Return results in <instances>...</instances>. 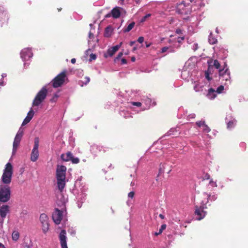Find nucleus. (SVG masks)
<instances>
[{
  "label": "nucleus",
  "instance_id": "58",
  "mask_svg": "<svg viewBox=\"0 0 248 248\" xmlns=\"http://www.w3.org/2000/svg\"><path fill=\"white\" fill-rule=\"evenodd\" d=\"M174 51V50H171L170 51V52H173Z\"/></svg>",
  "mask_w": 248,
  "mask_h": 248
},
{
  "label": "nucleus",
  "instance_id": "33",
  "mask_svg": "<svg viewBox=\"0 0 248 248\" xmlns=\"http://www.w3.org/2000/svg\"><path fill=\"white\" fill-rule=\"evenodd\" d=\"M151 16V14H147L146 16H143L140 20V22H144L146 21V19L149 17H150Z\"/></svg>",
  "mask_w": 248,
  "mask_h": 248
},
{
  "label": "nucleus",
  "instance_id": "10",
  "mask_svg": "<svg viewBox=\"0 0 248 248\" xmlns=\"http://www.w3.org/2000/svg\"><path fill=\"white\" fill-rule=\"evenodd\" d=\"M66 231L62 230L59 235L60 243L62 248H68L66 243Z\"/></svg>",
  "mask_w": 248,
  "mask_h": 248
},
{
  "label": "nucleus",
  "instance_id": "54",
  "mask_svg": "<svg viewBox=\"0 0 248 248\" xmlns=\"http://www.w3.org/2000/svg\"><path fill=\"white\" fill-rule=\"evenodd\" d=\"M110 16V14H108L106 16V17H109Z\"/></svg>",
  "mask_w": 248,
  "mask_h": 248
},
{
  "label": "nucleus",
  "instance_id": "18",
  "mask_svg": "<svg viewBox=\"0 0 248 248\" xmlns=\"http://www.w3.org/2000/svg\"><path fill=\"white\" fill-rule=\"evenodd\" d=\"M21 57L26 59L27 57L30 58L32 56V53L30 49H24L21 53Z\"/></svg>",
  "mask_w": 248,
  "mask_h": 248
},
{
  "label": "nucleus",
  "instance_id": "40",
  "mask_svg": "<svg viewBox=\"0 0 248 248\" xmlns=\"http://www.w3.org/2000/svg\"><path fill=\"white\" fill-rule=\"evenodd\" d=\"M84 79L85 80L83 81V82L85 84H87V83H88L90 81V78L89 77H86L85 78H84Z\"/></svg>",
  "mask_w": 248,
  "mask_h": 248
},
{
  "label": "nucleus",
  "instance_id": "48",
  "mask_svg": "<svg viewBox=\"0 0 248 248\" xmlns=\"http://www.w3.org/2000/svg\"><path fill=\"white\" fill-rule=\"evenodd\" d=\"M135 43V41H131L129 43V45L130 46H132Z\"/></svg>",
  "mask_w": 248,
  "mask_h": 248
},
{
  "label": "nucleus",
  "instance_id": "27",
  "mask_svg": "<svg viewBox=\"0 0 248 248\" xmlns=\"http://www.w3.org/2000/svg\"><path fill=\"white\" fill-rule=\"evenodd\" d=\"M236 121L235 120L229 121L227 124V128H232L234 126Z\"/></svg>",
  "mask_w": 248,
  "mask_h": 248
},
{
  "label": "nucleus",
  "instance_id": "7",
  "mask_svg": "<svg viewBox=\"0 0 248 248\" xmlns=\"http://www.w3.org/2000/svg\"><path fill=\"white\" fill-rule=\"evenodd\" d=\"M39 219L42 224L43 232L46 233L49 230L48 217L46 214L43 213L40 215Z\"/></svg>",
  "mask_w": 248,
  "mask_h": 248
},
{
  "label": "nucleus",
  "instance_id": "51",
  "mask_svg": "<svg viewBox=\"0 0 248 248\" xmlns=\"http://www.w3.org/2000/svg\"><path fill=\"white\" fill-rule=\"evenodd\" d=\"M181 32V31L180 29H177L176 31V32L177 33H180Z\"/></svg>",
  "mask_w": 248,
  "mask_h": 248
},
{
  "label": "nucleus",
  "instance_id": "24",
  "mask_svg": "<svg viewBox=\"0 0 248 248\" xmlns=\"http://www.w3.org/2000/svg\"><path fill=\"white\" fill-rule=\"evenodd\" d=\"M135 24V23L134 22H132L127 26V27L123 29L124 32H127L130 31L133 28Z\"/></svg>",
  "mask_w": 248,
  "mask_h": 248
},
{
  "label": "nucleus",
  "instance_id": "3",
  "mask_svg": "<svg viewBox=\"0 0 248 248\" xmlns=\"http://www.w3.org/2000/svg\"><path fill=\"white\" fill-rule=\"evenodd\" d=\"M218 74L219 79L225 81V84L231 83L230 71L226 62L222 65V69L218 70Z\"/></svg>",
  "mask_w": 248,
  "mask_h": 248
},
{
  "label": "nucleus",
  "instance_id": "53",
  "mask_svg": "<svg viewBox=\"0 0 248 248\" xmlns=\"http://www.w3.org/2000/svg\"><path fill=\"white\" fill-rule=\"evenodd\" d=\"M3 85H4L3 81H0V85L3 86Z\"/></svg>",
  "mask_w": 248,
  "mask_h": 248
},
{
  "label": "nucleus",
  "instance_id": "43",
  "mask_svg": "<svg viewBox=\"0 0 248 248\" xmlns=\"http://www.w3.org/2000/svg\"><path fill=\"white\" fill-rule=\"evenodd\" d=\"M122 64H126L127 63V61L125 59L123 58L121 60Z\"/></svg>",
  "mask_w": 248,
  "mask_h": 248
},
{
  "label": "nucleus",
  "instance_id": "22",
  "mask_svg": "<svg viewBox=\"0 0 248 248\" xmlns=\"http://www.w3.org/2000/svg\"><path fill=\"white\" fill-rule=\"evenodd\" d=\"M112 32V29L111 26L107 27L105 30L104 36L107 37H110Z\"/></svg>",
  "mask_w": 248,
  "mask_h": 248
},
{
  "label": "nucleus",
  "instance_id": "41",
  "mask_svg": "<svg viewBox=\"0 0 248 248\" xmlns=\"http://www.w3.org/2000/svg\"><path fill=\"white\" fill-rule=\"evenodd\" d=\"M144 38L142 36H140L139 37V38L138 39V41L139 43H142L144 41Z\"/></svg>",
  "mask_w": 248,
  "mask_h": 248
},
{
  "label": "nucleus",
  "instance_id": "37",
  "mask_svg": "<svg viewBox=\"0 0 248 248\" xmlns=\"http://www.w3.org/2000/svg\"><path fill=\"white\" fill-rule=\"evenodd\" d=\"M203 130L206 133H208L210 131L209 127L206 124L203 126Z\"/></svg>",
  "mask_w": 248,
  "mask_h": 248
},
{
  "label": "nucleus",
  "instance_id": "19",
  "mask_svg": "<svg viewBox=\"0 0 248 248\" xmlns=\"http://www.w3.org/2000/svg\"><path fill=\"white\" fill-rule=\"evenodd\" d=\"M72 156V154L70 152H68L65 154H62L61 155V158L64 161H68L71 159Z\"/></svg>",
  "mask_w": 248,
  "mask_h": 248
},
{
  "label": "nucleus",
  "instance_id": "31",
  "mask_svg": "<svg viewBox=\"0 0 248 248\" xmlns=\"http://www.w3.org/2000/svg\"><path fill=\"white\" fill-rule=\"evenodd\" d=\"M23 130H21V129H20L18 130V131L17 132V133L16 136V137L19 138V139H21V138L23 136Z\"/></svg>",
  "mask_w": 248,
  "mask_h": 248
},
{
  "label": "nucleus",
  "instance_id": "21",
  "mask_svg": "<svg viewBox=\"0 0 248 248\" xmlns=\"http://www.w3.org/2000/svg\"><path fill=\"white\" fill-rule=\"evenodd\" d=\"M203 86L199 82L194 81V90L196 92H201L202 91Z\"/></svg>",
  "mask_w": 248,
  "mask_h": 248
},
{
  "label": "nucleus",
  "instance_id": "44",
  "mask_svg": "<svg viewBox=\"0 0 248 248\" xmlns=\"http://www.w3.org/2000/svg\"><path fill=\"white\" fill-rule=\"evenodd\" d=\"M123 52H120V53L118 54V56H117V57L116 59H119V58H120L123 56Z\"/></svg>",
  "mask_w": 248,
  "mask_h": 248
},
{
  "label": "nucleus",
  "instance_id": "34",
  "mask_svg": "<svg viewBox=\"0 0 248 248\" xmlns=\"http://www.w3.org/2000/svg\"><path fill=\"white\" fill-rule=\"evenodd\" d=\"M224 90V86L223 85L219 86L216 92H217L218 93H220L222 92V91Z\"/></svg>",
  "mask_w": 248,
  "mask_h": 248
},
{
  "label": "nucleus",
  "instance_id": "15",
  "mask_svg": "<svg viewBox=\"0 0 248 248\" xmlns=\"http://www.w3.org/2000/svg\"><path fill=\"white\" fill-rule=\"evenodd\" d=\"M123 42H121L119 45H116L112 47L111 48L109 49L108 51V54L109 56H113L115 53L118 50L121 46H122Z\"/></svg>",
  "mask_w": 248,
  "mask_h": 248
},
{
  "label": "nucleus",
  "instance_id": "45",
  "mask_svg": "<svg viewBox=\"0 0 248 248\" xmlns=\"http://www.w3.org/2000/svg\"><path fill=\"white\" fill-rule=\"evenodd\" d=\"M198 47V45L197 44H194V46H193V49L194 51H195L197 49Z\"/></svg>",
  "mask_w": 248,
  "mask_h": 248
},
{
  "label": "nucleus",
  "instance_id": "36",
  "mask_svg": "<svg viewBox=\"0 0 248 248\" xmlns=\"http://www.w3.org/2000/svg\"><path fill=\"white\" fill-rule=\"evenodd\" d=\"M96 58V56L95 54H91L90 55V58H89V60L90 61H92L93 60H95Z\"/></svg>",
  "mask_w": 248,
  "mask_h": 248
},
{
  "label": "nucleus",
  "instance_id": "17",
  "mask_svg": "<svg viewBox=\"0 0 248 248\" xmlns=\"http://www.w3.org/2000/svg\"><path fill=\"white\" fill-rule=\"evenodd\" d=\"M111 14L113 18H119L121 15L120 8L118 7H116L113 8L112 10H111Z\"/></svg>",
  "mask_w": 248,
  "mask_h": 248
},
{
  "label": "nucleus",
  "instance_id": "5",
  "mask_svg": "<svg viewBox=\"0 0 248 248\" xmlns=\"http://www.w3.org/2000/svg\"><path fill=\"white\" fill-rule=\"evenodd\" d=\"M11 198L10 187L7 185L0 186V202L5 203L8 202Z\"/></svg>",
  "mask_w": 248,
  "mask_h": 248
},
{
  "label": "nucleus",
  "instance_id": "35",
  "mask_svg": "<svg viewBox=\"0 0 248 248\" xmlns=\"http://www.w3.org/2000/svg\"><path fill=\"white\" fill-rule=\"evenodd\" d=\"M196 124L199 126V127H201L202 126H204V125H205V123H204V121H198V122H196Z\"/></svg>",
  "mask_w": 248,
  "mask_h": 248
},
{
  "label": "nucleus",
  "instance_id": "29",
  "mask_svg": "<svg viewBox=\"0 0 248 248\" xmlns=\"http://www.w3.org/2000/svg\"><path fill=\"white\" fill-rule=\"evenodd\" d=\"M206 195L208 197V200L211 201H214L217 199V195L216 194L208 195L206 194Z\"/></svg>",
  "mask_w": 248,
  "mask_h": 248
},
{
  "label": "nucleus",
  "instance_id": "49",
  "mask_svg": "<svg viewBox=\"0 0 248 248\" xmlns=\"http://www.w3.org/2000/svg\"><path fill=\"white\" fill-rule=\"evenodd\" d=\"M131 60L132 62H134L136 60V58L135 57H132L131 58Z\"/></svg>",
  "mask_w": 248,
  "mask_h": 248
},
{
  "label": "nucleus",
  "instance_id": "56",
  "mask_svg": "<svg viewBox=\"0 0 248 248\" xmlns=\"http://www.w3.org/2000/svg\"><path fill=\"white\" fill-rule=\"evenodd\" d=\"M150 45H151V44H146V46L147 47H148L150 46Z\"/></svg>",
  "mask_w": 248,
  "mask_h": 248
},
{
  "label": "nucleus",
  "instance_id": "47",
  "mask_svg": "<svg viewBox=\"0 0 248 248\" xmlns=\"http://www.w3.org/2000/svg\"><path fill=\"white\" fill-rule=\"evenodd\" d=\"M96 149H98L99 151H101V149L103 148L102 146H97L96 147Z\"/></svg>",
  "mask_w": 248,
  "mask_h": 248
},
{
  "label": "nucleus",
  "instance_id": "42",
  "mask_svg": "<svg viewBox=\"0 0 248 248\" xmlns=\"http://www.w3.org/2000/svg\"><path fill=\"white\" fill-rule=\"evenodd\" d=\"M134 194H135V193L133 191H131L128 194V196L129 198H131V199H132L133 197H134Z\"/></svg>",
  "mask_w": 248,
  "mask_h": 248
},
{
  "label": "nucleus",
  "instance_id": "9",
  "mask_svg": "<svg viewBox=\"0 0 248 248\" xmlns=\"http://www.w3.org/2000/svg\"><path fill=\"white\" fill-rule=\"evenodd\" d=\"M62 212L58 209H56L52 215V218L56 224H59L62 219Z\"/></svg>",
  "mask_w": 248,
  "mask_h": 248
},
{
  "label": "nucleus",
  "instance_id": "32",
  "mask_svg": "<svg viewBox=\"0 0 248 248\" xmlns=\"http://www.w3.org/2000/svg\"><path fill=\"white\" fill-rule=\"evenodd\" d=\"M70 161L74 164H77L79 162V159L77 157L75 158L73 156Z\"/></svg>",
  "mask_w": 248,
  "mask_h": 248
},
{
  "label": "nucleus",
  "instance_id": "13",
  "mask_svg": "<svg viewBox=\"0 0 248 248\" xmlns=\"http://www.w3.org/2000/svg\"><path fill=\"white\" fill-rule=\"evenodd\" d=\"M34 112L32 108L29 111L27 116L22 122V125H24L29 123L33 117Z\"/></svg>",
  "mask_w": 248,
  "mask_h": 248
},
{
  "label": "nucleus",
  "instance_id": "52",
  "mask_svg": "<svg viewBox=\"0 0 248 248\" xmlns=\"http://www.w3.org/2000/svg\"><path fill=\"white\" fill-rule=\"evenodd\" d=\"M0 248H5L3 245L0 243Z\"/></svg>",
  "mask_w": 248,
  "mask_h": 248
},
{
  "label": "nucleus",
  "instance_id": "6",
  "mask_svg": "<svg viewBox=\"0 0 248 248\" xmlns=\"http://www.w3.org/2000/svg\"><path fill=\"white\" fill-rule=\"evenodd\" d=\"M66 79H67L66 77V71H62L58 74L51 81L52 86L54 88H58L62 86L64 83Z\"/></svg>",
  "mask_w": 248,
  "mask_h": 248
},
{
  "label": "nucleus",
  "instance_id": "46",
  "mask_svg": "<svg viewBox=\"0 0 248 248\" xmlns=\"http://www.w3.org/2000/svg\"><path fill=\"white\" fill-rule=\"evenodd\" d=\"M76 59H75V58H73L71 60V63H72L73 64H74L76 62Z\"/></svg>",
  "mask_w": 248,
  "mask_h": 248
},
{
  "label": "nucleus",
  "instance_id": "55",
  "mask_svg": "<svg viewBox=\"0 0 248 248\" xmlns=\"http://www.w3.org/2000/svg\"><path fill=\"white\" fill-rule=\"evenodd\" d=\"M137 49V47L135 46L133 48V51H134Z\"/></svg>",
  "mask_w": 248,
  "mask_h": 248
},
{
  "label": "nucleus",
  "instance_id": "16",
  "mask_svg": "<svg viewBox=\"0 0 248 248\" xmlns=\"http://www.w3.org/2000/svg\"><path fill=\"white\" fill-rule=\"evenodd\" d=\"M21 139L15 137L13 145V154H15L20 144Z\"/></svg>",
  "mask_w": 248,
  "mask_h": 248
},
{
  "label": "nucleus",
  "instance_id": "14",
  "mask_svg": "<svg viewBox=\"0 0 248 248\" xmlns=\"http://www.w3.org/2000/svg\"><path fill=\"white\" fill-rule=\"evenodd\" d=\"M213 70L211 66H209L207 70L205 71V78L209 81H211L213 78L211 75L213 74Z\"/></svg>",
  "mask_w": 248,
  "mask_h": 248
},
{
  "label": "nucleus",
  "instance_id": "50",
  "mask_svg": "<svg viewBox=\"0 0 248 248\" xmlns=\"http://www.w3.org/2000/svg\"><path fill=\"white\" fill-rule=\"evenodd\" d=\"M159 217L161 218V219H164V216L162 215V214H160L159 215Z\"/></svg>",
  "mask_w": 248,
  "mask_h": 248
},
{
  "label": "nucleus",
  "instance_id": "11",
  "mask_svg": "<svg viewBox=\"0 0 248 248\" xmlns=\"http://www.w3.org/2000/svg\"><path fill=\"white\" fill-rule=\"evenodd\" d=\"M9 212V206L7 205H3L0 207V216L2 218L1 221L0 223L2 225L3 223V219L7 215V214Z\"/></svg>",
  "mask_w": 248,
  "mask_h": 248
},
{
  "label": "nucleus",
  "instance_id": "1",
  "mask_svg": "<svg viewBox=\"0 0 248 248\" xmlns=\"http://www.w3.org/2000/svg\"><path fill=\"white\" fill-rule=\"evenodd\" d=\"M66 167L63 165H57L56 177L57 187L60 192H62L66 185Z\"/></svg>",
  "mask_w": 248,
  "mask_h": 248
},
{
  "label": "nucleus",
  "instance_id": "57",
  "mask_svg": "<svg viewBox=\"0 0 248 248\" xmlns=\"http://www.w3.org/2000/svg\"><path fill=\"white\" fill-rule=\"evenodd\" d=\"M6 74H3L2 75V78H4V77H6Z\"/></svg>",
  "mask_w": 248,
  "mask_h": 248
},
{
  "label": "nucleus",
  "instance_id": "4",
  "mask_svg": "<svg viewBox=\"0 0 248 248\" xmlns=\"http://www.w3.org/2000/svg\"><path fill=\"white\" fill-rule=\"evenodd\" d=\"M48 91L46 87H43L37 93L32 102V106H38L46 99Z\"/></svg>",
  "mask_w": 248,
  "mask_h": 248
},
{
  "label": "nucleus",
  "instance_id": "26",
  "mask_svg": "<svg viewBox=\"0 0 248 248\" xmlns=\"http://www.w3.org/2000/svg\"><path fill=\"white\" fill-rule=\"evenodd\" d=\"M213 65L217 69L219 70V69H222V66H221L220 63L217 60H215L213 62Z\"/></svg>",
  "mask_w": 248,
  "mask_h": 248
},
{
  "label": "nucleus",
  "instance_id": "38",
  "mask_svg": "<svg viewBox=\"0 0 248 248\" xmlns=\"http://www.w3.org/2000/svg\"><path fill=\"white\" fill-rule=\"evenodd\" d=\"M169 47L168 46H165L161 48V53H163L165 52H166L168 49Z\"/></svg>",
  "mask_w": 248,
  "mask_h": 248
},
{
  "label": "nucleus",
  "instance_id": "25",
  "mask_svg": "<svg viewBox=\"0 0 248 248\" xmlns=\"http://www.w3.org/2000/svg\"><path fill=\"white\" fill-rule=\"evenodd\" d=\"M19 237V233L17 231H14L12 233V238L14 241H17Z\"/></svg>",
  "mask_w": 248,
  "mask_h": 248
},
{
  "label": "nucleus",
  "instance_id": "30",
  "mask_svg": "<svg viewBox=\"0 0 248 248\" xmlns=\"http://www.w3.org/2000/svg\"><path fill=\"white\" fill-rule=\"evenodd\" d=\"M59 97V95L58 93H55L52 97V98L50 100V101L51 102H56L57 101Z\"/></svg>",
  "mask_w": 248,
  "mask_h": 248
},
{
  "label": "nucleus",
  "instance_id": "8",
  "mask_svg": "<svg viewBox=\"0 0 248 248\" xmlns=\"http://www.w3.org/2000/svg\"><path fill=\"white\" fill-rule=\"evenodd\" d=\"M38 147H39V139L38 138H35L34 139V143L33 148L32 149L31 155V160L33 162L36 161L39 156V152H38Z\"/></svg>",
  "mask_w": 248,
  "mask_h": 248
},
{
  "label": "nucleus",
  "instance_id": "39",
  "mask_svg": "<svg viewBox=\"0 0 248 248\" xmlns=\"http://www.w3.org/2000/svg\"><path fill=\"white\" fill-rule=\"evenodd\" d=\"M132 105L137 107H140L141 106V103L139 102H132Z\"/></svg>",
  "mask_w": 248,
  "mask_h": 248
},
{
  "label": "nucleus",
  "instance_id": "12",
  "mask_svg": "<svg viewBox=\"0 0 248 248\" xmlns=\"http://www.w3.org/2000/svg\"><path fill=\"white\" fill-rule=\"evenodd\" d=\"M203 207L201 206L200 207L196 206L195 214L198 216V220H201L204 217L205 214L204 212Z\"/></svg>",
  "mask_w": 248,
  "mask_h": 248
},
{
  "label": "nucleus",
  "instance_id": "20",
  "mask_svg": "<svg viewBox=\"0 0 248 248\" xmlns=\"http://www.w3.org/2000/svg\"><path fill=\"white\" fill-rule=\"evenodd\" d=\"M207 96L210 99H214L217 96L215 90L213 88L209 89Z\"/></svg>",
  "mask_w": 248,
  "mask_h": 248
},
{
  "label": "nucleus",
  "instance_id": "2",
  "mask_svg": "<svg viewBox=\"0 0 248 248\" xmlns=\"http://www.w3.org/2000/svg\"><path fill=\"white\" fill-rule=\"evenodd\" d=\"M13 173V168L11 163H7L1 177V181L4 184L8 185L11 182L12 177Z\"/></svg>",
  "mask_w": 248,
  "mask_h": 248
},
{
  "label": "nucleus",
  "instance_id": "28",
  "mask_svg": "<svg viewBox=\"0 0 248 248\" xmlns=\"http://www.w3.org/2000/svg\"><path fill=\"white\" fill-rule=\"evenodd\" d=\"M166 228V225L165 224H163L161 226L160 229L159 230V232H155V236H157L158 235L161 234L163 231L165 230Z\"/></svg>",
  "mask_w": 248,
  "mask_h": 248
},
{
  "label": "nucleus",
  "instance_id": "23",
  "mask_svg": "<svg viewBox=\"0 0 248 248\" xmlns=\"http://www.w3.org/2000/svg\"><path fill=\"white\" fill-rule=\"evenodd\" d=\"M209 43L211 45H214L217 43V40L216 38L213 36L212 33H210L208 37Z\"/></svg>",
  "mask_w": 248,
  "mask_h": 248
}]
</instances>
